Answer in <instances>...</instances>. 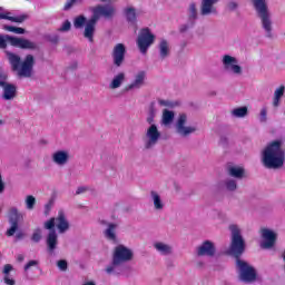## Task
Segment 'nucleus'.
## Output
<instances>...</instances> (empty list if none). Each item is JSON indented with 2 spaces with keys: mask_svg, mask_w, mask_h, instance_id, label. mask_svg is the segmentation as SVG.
I'll use <instances>...</instances> for the list:
<instances>
[{
  "mask_svg": "<svg viewBox=\"0 0 285 285\" xmlns=\"http://www.w3.org/2000/svg\"><path fill=\"white\" fill-rule=\"evenodd\" d=\"M92 16L89 20L86 16H78L73 19V27L76 30H81L85 26L83 37L89 41V43H95V32L97 30V23L105 17V19H112L115 17V7L110 4H98L91 9Z\"/></svg>",
  "mask_w": 285,
  "mask_h": 285,
  "instance_id": "obj_1",
  "label": "nucleus"
},
{
  "mask_svg": "<svg viewBox=\"0 0 285 285\" xmlns=\"http://www.w3.org/2000/svg\"><path fill=\"white\" fill-rule=\"evenodd\" d=\"M261 161L267 170H279L284 168L285 150L282 148V140L268 142L261 151Z\"/></svg>",
  "mask_w": 285,
  "mask_h": 285,
  "instance_id": "obj_2",
  "label": "nucleus"
},
{
  "mask_svg": "<svg viewBox=\"0 0 285 285\" xmlns=\"http://www.w3.org/2000/svg\"><path fill=\"white\" fill-rule=\"evenodd\" d=\"M6 57L11 66L12 72H17L18 77L30 79L35 73V56L29 53L24 57L23 61H21V56L6 51Z\"/></svg>",
  "mask_w": 285,
  "mask_h": 285,
  "instance_id": "obj_3",
  "label": "nucleus"
},
{
  "mask_svg": "<svg viewBox=\"0 0 285 285\" xmlns=\"http://www.w3.org/2000/svg\"><path fill=\"white\" fill-rule=\"evenodd\" d=\"M242 253H244V250L225 252L226 255H232L236 258V266L238 268L240 282H244L245 284H254V282H257V269L239 258L242 257Z\"/></svg>",
  "mask_w": 285,
  "mask_h": 285,
  "instance_id": "obj_4",
  "label": "nucleus"
},
{
  "mask_svg": "<svg viewBox=\"0 0 285 285\" xmlns=\"http://www.w3.org/2000/svg\"><path fill=\"white\" fill-rule=\"evenodd\" d=\"M258 19H261L262 28L266 32L268 39H273V20L271 19V10L266 0H252Z\"/></svg>",
  "mask_w": 285,
  "mask_h": 285,
  "instance_id": "obj_5",
  "label": "nucleus"
},
{
  "mask_svg": "<svg viewBox=\"0 0 285 285\" xmlns=\"http://www.w3.org/2000/svg\"><path fill=\"white\" fill-rule=\"evenodd\" d=\"M8 43L13 48H20L21 50H39V45H37V42H32L26 38L0 33V50H6Z\"/></svg>",
  "mask_w": 285,
  "mask_h": 285,
  "instance_id": "obj_6",
  "label": "nucleus"
},
{
  "mask_svg": "<svg viewBox=\"0 0 285 285\" xmlns=\"http://www.w3.org/2000/svg\"><path fill=\"white\" fill-rule=\"evenodd\" d=\"M155 39H157V37L153 33L150 28L145 27L140 29L136 43L141 55H146V52H148V48L155 43Z\"/></svg>",
  "mask_w": 285,
  "mask_h": 285,
  "instance_id": "obj_7",
  "label": "nucleus"
},
{
  "mask_svg": "<svg viewBox=\"0 0 285 285\" xmlns=\"http://www.w3.org/2000/svg\"><path fill=\"white\" fill-rule=\"evenodd\" d=\"M261 243L259 246L263 250H274L275 246H277V239L279 235L277 232L263 227L259 230Z\"/></svg>",
  "mask_w": 285,
  "mask_h": 285,
  "instance_id": "obj_8",
  "label": "nucleus"
},
{
  "mask_svg": "<svg viewBox=\"0 0 285 285\" xmlns=\"http://www.w3.org/2000/svg\"><path fill=\"white\" fill-rule=\"evenodd\" d=\"M7 218L10 228L7 229L6 235L7 237H13L17 230H19V226L23 224V215L19 212V208L11 207L8 212Z\"/></svg>",
  "mask_w": 285,
  "mask_h": 285,
  "instance_id": "obj_9",
  "label": "nucleus"
},
{
  "mask_svg": "<svg viewBox=\"0 0 285 285\" xmlns=\"http://www.w3.org/2000/svg\"><path fill=\"white\" fill-rule=\"evenodd\" d=\"M132 250H115L112 255V262L106 268V273L108 275H112V273H117V266H121L125 262H130L132 259Z\"/></svg>",
  "mask_w": 285,
  "mask_h": 285,
  "instance_id": "obj_10",
  "label": "nucleus"
},
{
  "mask_svg": "<svg viewBox=\"0 0 285 285\" xmlns=\"http://www.w3.org/2000/svg\"><path fill=\"white\" fill-rule=\"evenodd\" d=\"M161 139V131L157 128V125H151L147 128L145 135L142 136L144 149L153 150L159 140Z\"/></svg>",
  "mask_w": 285,
  "mask_h": 285,
  "instance_id": "obj_11",
  "label": "nucleus"
},
{
  "mask_svg": "<svg viewBox=\"0 0 285 285\" xmlns=\"http://www.w3.org/2000/svg\"><path fill=\"white\" fill-rule=\"evenodd\" d=\"M228 228L232 235L228 250H246V240L244 239V236H242L239 226L232 224Z\"/></svg>",
  "mask_w": 285,
  "mask_h": 285,
  "instance_id": "obj_12",
  "label": "nucleus"
},
{
  "mask_svg": "<svg viewBox=\"0 0 285 285\" xmlns=\"http://www.w3.org/2000/svg\"><path fill=\"white\" fill-rule=\"evenodd\" d=\"M188 116L186 114H180L176 121V132L180 137H189L193 132H197V127H187Z\"/></svg>",
  "mask_w": 285,
  "mask_h": 285,
  "instance_id": "obj_13",
  "label": "nucleus"
},
{
  "mask_svg": "<svg viewBox=\"0 0 285 285\" xmlns=\"http://www.w3.org/2000/svg\"><path fill=\"white\" fill-rule=\"evenodd\" d=\"M223 68L225 72H233V75H242V66L237 65V58L225 55L222 59Z\"/></svg>",
  "mask_w": 285,
  "mask_h": 285,
  "instance_id": "obj_14",
  "label": "nucleus"
},
{
  "mask_svg": "<svg viewBox=\"0 0 285 285\" xmlns=\"http://www.w3.org/2000/svg\"><path fill=\"white\" fill-rule=\"evenodd\" d=\"M45 228L46 230H49L47 236V246L50 250H55L58 242L57 230L55 229V217L45 223Z\"/></svg>",
  "mask_w": 285,
  "mask_h": 285,
  "instance_id": "obj_15",
  "label": "nucleus"
},
{
  "mask_svg": "<svg viewBox=\"0 0 285 285\" xmlns=\"http://www.w3.org/2000/svg\"><path fill=\"white\" fill-rule=\"evenodd\" d=\"M111 57L114 66L121 68L126 61V45L117 43L111 51Z\"/></svg>",
  "mask_w": 285,
  "mask_h": 285,
  "instance_id": "obj_16",
  "label": "nucleus"
},
{
  "mask_svg": "<svg viewBox=\"0 0 285 285\" xmlns=\"http://www.w3.org/2000/svg\"><path fill=\"white\" fill-rule=\"evenodd\" d=\"M217 3L219 0H202L200 2V16L210 17V14L217 16L219 11L217 10Z\"/></svg>",
  "mask_w": 285,
  "mask_h": 285,
  "instance_id": "obj_17",
  "label": "nucleus"
},
{
  "mask_svg": "<svg viewBox=\"0 0 285 285\" xmlns=\"http://www.w3.org/2000/svg\"><path fill=\"white\" fill-rule=\"evenodd\" d=\"M55 224L58 229V233L63 234L70 230V222L66 218V213L63 210L58 212V216L55 218Z\"/></svg>",
  "mask_w": 285,
  "mask_h": 285,
  "instance_id": "obj_18",
  "label": "nucleus"
},
{
  "mask_svg": "<svg viewBox=\"0 0 285 285\" xmlns=\"http://www.w3.org/2000/svg\"><path fill=\"white\" fill-rule=\"evenodd\" d=\"M145 85L146 71L141 70L136 73L134 81L125 87V91L128 92L129 90H139V88Z\"/></svg>",
  "mask_w": 285,
  "mask_h": 285,
  "instance_id": "obj_19",
  "label": "nucleus"
},
{
  "mask_svg": "<svg viewBox=\"0 0 285 285\" xmlns=\"http://www.w3.org/2000/svg\"><path fill=\"white\" fill-rule=\"evenodd\" d=\"M2 88V99L4 101H12L17 97V85L7 82Z\"/></svg>",
  "mask_w": 285,
  "mask_h": 285,
  "instance_id": "obj_20",
  "label": "nucleus"
},
{
  "mask_svg": "<svg viewBox=\"0 0 285 285\" xmlns=\"http://www.w3.org/2000/svg\"><path fill=\"white\" fill-rule=\"evenodd\" d=\"M52 161L57 166H66L70 161V154L66 150H58L52 154Z\"/></svg>",
  "mask_w": 285,
  "mask_h": 285,
  "instance_id": "obj_21",
  "label": "nucleus"
},
{
  "mask_svg": "<svg viewBox=\"0 0 285 285\" xmlns=\"http://www.w3.org/2000/svg\"><path fill=\"white\" fill-rule=\"evenodd\" d=\"M122 14L130 26H137V8L127 7L122 10Z\"/></svg>",
  "mask_w": 285,
  "mask_h": 285,
  "instance_id": "obj_22",
  "label": "nucleus"
},
{
  "mask_svg": "<svg viewBox=\"0 0 285 285\" xmlns=\"http://www.w3.org/2000/svg\"><path fill=\"white\" fill-rule=\"evenodd\" d=\"M158 52L159 59L164 61V59H168L170 57V43L166 39H161L158 43Z\"/></svg>",
  "mask_w": 285,
  "mask_h": 285,
  "instance_id": "obj_23",
  "label": "nucleus"
},
{
  "mask_svg": "<svg viewBox=\"0 0 285 285\" xmlns=\"http://www.w3.org/2000/svg\"><path fill=\"white\" fill-rule=\"evenodd\" d=\"M227 175H229V177H234V179H244L246 178V169L239 166H229L227 168Z\"/></svg>",
  "mask_w": 285,
  "mask_h": 285,
  "instance_id": "obj_24",
  "label": "nucleus"
},
{
  "mask_svg": "<svg viewBox=\"0 0 285 285\" xmlns=\"http://www.w3.org/2000/svg\"><path fill=\"white\" fill-rule=\"evenodd\" d=\"M14 271V267L10 264H6L3 266L2 273L4 275L3 277V282L7 285H16L17 282L14 281V278H10V272Z\"/></svg>",
  "mask_w": 285,
  "mask_h": 285,
  "instance_id": "obj_25",
  "label": "nucleus"
},
{
  "mask_svg": "<svg viewBox=\"0 0 285 285\" xmlns=\"http://www.w3.org/2000/svg\"><path fill=\"white\" fill-rule=\"evenodd\" d=\"M126 81V73L119 72L114 77L111 82L109 83V88L111 90H117V88H121V85Z\"/></svg>",
  "mask_w": 285,
  "mask_h": 285,
  "instance_id": "obj_26",
  "label": "nucleus"
},
{
  "mask_svg": "<svg viewBox=\"0 0 285 285\" xmlns=\"http://www.w3.org/2000/svg\"><path fill=\"white\" fill-rule=\"evenodd\" d=\"M151 202L154 204L155 210H164V200H161V196L159 193L151 190L150 191Z\"/></svg>",
  "mask_w": 285,
  "mask_h": 285,
  "instance_id": "obj_27",
  "label": "nucleus"
},
{
  "mask_svg": "<svg viewBox=\"0 0 285 285\" xmlns=\"http://www.w3.org/2000/svg\"><path fill=\"white\" fill-rule=\"evenodd\" d=\"M115 228H117V225L110 223L108 225V228L105 230V237L109 239V242H114V244H119V242L117 240V234H115Z\"/></svg>",
  "mask_w": 285,
  "mask_h": 285,
  "instance_id": "obj_28",
  "label": "nucleus"
},
{
  "mask_svg": "<svg viewBox=\"0 0 285 285\" xmlns=\"http://www.w3.org/2000/svg\"><path fill=\"white\" fill-rule=\"evenodd\" d=\"M285 92V86L281 85L274 92V98H273V106L274 108H279V101H282V97H284Z\"/></svg>",
  "mask_w": 285,
  "mask_h": 285,
  "instance_id": "obj_29",
  "label": "nucleus"
},
{
  "mask_svg": "<svg viewBox=\"0 0 285 285\" xmlns=\"http://www.w3.org/2000/svg\"><path fill=\"white\" fill-rule=\"evenodd\" d=\"M232 117H235L236 119H244V117H248V107L243 106V107H237L234 108L230 111Z\"/></svg>",
  "mask_w": 285,
  "mask_h": 285,
  "instance_id": "obj_30",
  "label": "nucleus"
},
{
  "mask_svg": "<svg viewBox=\"0 0 285 285\" xmlns=\"http://www.w3.org/2000/svg\"><path fill=\"white\" fill-rule=\"evenodd\" d=\"M188 13V21H193L194 23H197L198 13H197V3L191 2L187 9Z\"/></svg>",
  "mask_w": 285,
  "mask_h": 285,
  "instance_id": "obj_31",
  "label": "nucleus"
},
{
  "mask_svg": "<svg viewBox=\"0 0 285 285\" xmlns=\"http://www.w3.org/2000/svg\"><path fill=\"white\" fill-rule=\"evenodd\" d=\"M0 10H3V8L0 7ZM0 19L12 21V23H23V21L28 19V16L12 17V16H7V13H0Z\"/></svg>",
  "mask_w": 285,
  "mask_h": 285,
  "instance_id": "obj_32",
  "label": "nucleus"
},
{
  "mask_svg": "<svg viewBox=\"0 0 285 285\" xmlns=\"http://www.w3.org/2000/svg\"><path fill=\"white\" fill-rule=\"evenodd\" d=\"M2 29H4L7 32H13V35H26V29L21 27L4 24Z\"/></svg>",
  "mask_w": 285,
  "mask_h": 285,
  "instance_id": "obj_33",
  "label": "nucleus"
},
{
  "mask_svg": "<svg viewBox=\"0 0 285 285\" xmlns=\"http://www.w3.org/2000/svg\"><path fill=\"white\" fill-rule=\"evenodd\" d=\"M173 119H175V112L165 109L163 112V124H165V126H168V124H173Z\"/></svg>",
  "mask_w": 285,
  "mask_h": 285,
  "instance_id": "obj_34",
  "label": "nucleus"
},
{
  "mask_svg": "<svg viewBox=\"0 0 285 285\" xmlns=\"http://www.w3.org/2000/svg\"><path fill=\"white\" fill-rule=\"evenodd\" d=\"M27 210H35V206H37V198L32 195H28L24 199Z\"/></svg>",
  "mask_w": 285,
  "mask_h": 285,
  "instance_id": "obj_35",
  "label": "nucleus"
},
{
  "mask_svg": "<svg viewBox=\"0 0 285 285\" xmlns=\"http://www.w3.org/2000/svg\"><path fill=\"white\" fill-rule=\"evenodd\" d=\"M75 6H83V0H67L63 6L65 12H68V10H72Z\"/></svg>",
  "mask_w": 285,
  "mask_h": 285,
  "instance_id": "obj_36",
  "label": "nucleus"
},
{
  "mask_svg": "<svg viewBox=\"0 0 285 285\" xmlns=\"http://www.w3.org/2000/svg\"><path fill=\"white\" fill-rule=\"evenodd\" d=\"M215 243L213 240H204L200 246L196 248V250H215Z\"/></svg>",
  "mask_w": 285,
  "mask_h": 285,
  "instance_id": "obj_37",
  "label": "nucleus"
},
{
  "mask_svg": "<svg viewBox=\"0 0 285 285\" xmlns=\"http://www.w3.org/2000/svg\"><path fill=\"white\" fill-rule=\"evenodd\" d=\"M195 23L193 20H187L186 23L179 26V33L185 35V32H188V30L195 28Z\"/></svg>",
  "mask_w": 285,
  "mask_h": 285,
  "instance_id": "obj_38",
  "label": "nucleus"
},
{
  "mask_svg": "<svg viewBox=\"0 0 285 285\" xmlns=\"http://www.w3.org/2000/svg\"><path fill=\"white\" fill-rule=\"evenodd\" d=\"M225 188L228 193H235V190H237V180L232 178L225 180Z\"/></svg>",
  "mask_w": 285,
  "mask_h": 285,
  "instance_id": "obj_39",
  "label": "nucleus"
},
{
  "mask_svg": "<svg viewBox=\"0 0 285 285\" xmlns=\"http://www.w3.org/2000/svg\"><path fill=\"white\" fill-rule=\"evenodd\" d=\"M226 10L227 12H237V10H239V2L235 0H229L226 3Z\"/></svg>",
  "mask_w": 285,
  "mask_h": 285,
  "instance_id": "obj_40",
  "label": "nucleus"
},
{
  "mask_svg": "<svg viewBox=\"0 0 285 285\" xmlns=\"http://www.w3.org/2000/svg\"><path fill=\"white\" fill-rule=\"evenodd\" d=\"M154 248H156V250H173V248H175V246H173L170 244H165V243L158 242V243L154 244Z\"/></svg>",
  "mask_w": 285,
  "mask_h": 285,
  "instance_id": "obj_41",
  "label": "nucleus"
},
{
  "mask_svg": "<svg viewBox=\"0 0 285 285\" xmlns=\"http://www.w3.org/2000/svg\"><path fill=\"white\" fill-rule=\"evenodd\" d=\"M70 30H72V22H70V20H65L58 29V32H70Z\"/></svg>",
  "mask_w": 285,
  "mask_h": 285,
  "instance_id": "obj_42",
  "label": "nucleus"
},
{
  "mask_svg": "<svg viewBox=\"0 0 285 285\" xmlns=\"http://www.w3.org/2000/svg\"><path fill=\"white\" fill-rule=\"evenodd\" d=\"M46 41H49V43H52L53 46H57L59 43V35L57 33H48L45 36Z\"/></svg>",
  "mask_w": 285,
  "mask_h": 285,
  "instance_id": "obj_43",
  "label": "nucleus"
},
{
  "mask_svg": "<svg viewBox=\"0 0 285 285\" xmlns=\"http://www.w3.org/2000/svg\"><path fill=\"white\" fill-rule=\"evenodd\" d=\"M158 104L160 106H166L167 108H175L176 106H179V102L177 101H170V100H158Z\"/></svg>",
  "mask_w": 285,
  "mask_h": 285,
  "instance_id": "obj_44",
  "label": "nucleus"
},
{
  "mask_svg": "<svg viewBox=\"0 0 285 285\" xmlns=\"http://www.w3.org/2000/svg\"><path fill=\"white\" fill-rule=\"evenodd\" d=\"M8 83V75L3 69H0V88Z\"/></svg>",
  "mask_w": 285,
  "mask_h": 285,
  "instance_id": "obj_45",
  "label": "nucleus"
},
{
  "mask_svg": "<svg viewBox=\"0 0 285 285\" xmlns=\"http://www.w3.org/2000/svg\"><path fill=\"white\" fill-rule=\"evenodd\" d=\"M32 242L38 244V242H41V229H36L35 233L31 236Z\"/></svg>",
  "mask_w": 285,
  "mask_h": 285,
  "instance_id": "obj_46",
  "label": "nucleus"
},
{
  "mask_svg": "<svg viewBox=\"0 0 285 285\" xmlns=\"http://www.w3.org/2000/svg\"><path fill=\"white\" fill-rule=\"evenodd\" d=\"M213 255H215V250H198L197 252L198 257H204V256L213 257Z\"/></svg>",
  "mask_w": 285,
  "mask_h": 285,
  "instance_id": "obj_47",
  "label": "nucleus"
},
{
  "mask_svg": "<svg viewBox=\"0 0 285 285\" xmlns=\"http://www.w3.org/2000/svg\"><path fill=\"white\" fill-rule=\"evenodd\" d=\"M155 106H157V102H155V101H151L149 104V109H148V115L149 116H154L155 117V115H157V108Z\"/></svg>",
  "mask_w": 285,
  "mask_h": 285,
  "instance_id": "obj_48",
  "label": "nucleus"
},
{
  "mask_svg": "<svg viewBox=\"0 0 285 285\" xmlns=\"http://www.w3.org/2000/svg\"><path fill=\"white\" fill-rule=\"evenodd\" d=\"M57 266L61 271H68V262L66 259L58 261Z\"/></svg>",
  "mask_w": 285,
  "mask_h": 285,
  "instance_id": "obj_49",
  "label": "nucleus"
},
{
  "mask_svg": "<svg viewBox=\"0 0 285 285\" xmlns=\"http://www.w3.org/2000/svg\"><path fill=\"white\" fill-rule=\"evenodd\" d=\"M267 110H266V108H263L262 110H261V116H259V121L262 122V124H266V121H267Z\"/></svg>",
  "mask_w": 285,
  "mask_h": 285,
  "instance_id": "obj_50",
  "label": "nucleus"
},
{
  "mask_svg": "<svg viewBox=\"0 0 285 285\" xmlns=\"http://www.w3.org/2000/svg\"><path fill=\"white\" fill-rule=\"evenodd\" d=\"M53 204L55 200L51 199L45 205V215H50V210H52Z\"/></svg>",
  "mask_w": 285,
  "mask_h": 285,
  "instance_id": "obj_51",
  "label": "nucleus"
},
{
  "mask_svg": "<svg viewBox=\"0 0 285 285\" xmlns=\"http://www.w3.org/2000/svg\"><path fill=\"white\" fill-rule=\"evenodd\" d=\"M32 266H39V261H29L24 265V271H30V268H32Z\"/></svg>",
  "mask_w": 285,
  "mask_h": 285,
  "instance_id": "obj_52",
  "label": "nucleus"
},
{
  "mask_svg": "<svg viewBox=\"0 0 285 285\" xmlns=\"http://www.w3.org/2000/svg\"><path fill=\"white\" fill-rule=\"evenodd\" d=\"M90 190V187L88 186H80L76 190V195H83V193H88Z\"/></svg>",
  "mask_w": 285,
  "mask_h": 285,
  "instance_id": "obj_53",
  "label": "nucleus"
},
{
  "mask_svg": "<svg viewBox=\"0 0 285 285\" xmlns=\"http://www.w3.org/2000/svg\"><path fill=\"white\" fill-rule=\"evenodd\" d=\"M23 237H26V234L23 232H18L16 234V240L17 242H21V239H23Z\"/></svg>",
  "mask_w": 285,
  "mask_h": 285,
  "instance_id": "obj_54",
  "label": "nucleus"
},
{
  "mask_svg": "<svg viewBox=\"0 0 285 285\" xmlns=\"http://www.w3.org/2000/svg\"><path fill=\"white\" fill-rule=\"evenodd\" d=\"M6 190V183H3V178L1 177L0 174V195Z\"/></svg>",
  "mask_w": 285,
  "mask_h": 285,
  "instance_id": "obj_55",
  "label": "nucleus"
},
{
  "mask_svg": "<svg viewBox=\"0 0 285 285\" xmlns=\"http://www.w3.org/2000/svg\"><path fill=\"white\" fill-rule=\"evenodd\" d=\"M114 250H130V248L126 247L125 245L118 244Z\"/></svg>",
  "mask_w": 285,
  "mask_h": 285,
  "instance_id": "obj_56",
  "label": "nucleus"
},
{
  "mask_svg": "<svg viewBox=\"0 0 285 285\" xmlns=\"http://www.w3.org/2000/svg\"><path fill=\"white\" fill-rule=\"evenodd\" d=\"M147 124H149L150 126H153V125L155 124V116L148 115V117H147Z\"/></svg>",
  "mask_w": 285,
  "mask_h": 285,
  "instance_id": "obj_57",
  "label": "nucleus"
},
{
  "mask_svg": "<svg viewBox=\"0 0 285 285\" xmlns=\"http://www.w3.org/2000/svg\"><path fill=\"white\" fill-rule=\"evenodd\" d=\"M78 63L77 62H72L70 66H69V70H77L78 68Z\"/></svg>",
  "mask_w": 285,
  "mask_h": 285,
  "instance_id": "obj_58",
  "label": "nucleus"
},
{
  "mask_svg": "<svg viewBox=\"0 0 285 285\" xmlns=\"http://www.w3.org/2000/svg\"><path fill=\"white\" fill-rule=\"evenodd\" d=\"M220 142L226 146V144H228V138L226 137H220Z\"/></svg>",
  "mask_w": 285,
  "mask_h": 285,
  "instance_id": "obj_59",
  "label": "nucleus"
},
{
  "mask_svg": "<svg viewBox=\"0 0 285 285\" xmlns=\"http://www.w3.org/2000/svg\"><path fill=\"white\" fill-rule=\"evenodd\" d=\"M23 259H24V257H23V255H18V257H17V262H23Z\"/></svg>",
  "mask_w": 285,
  "mask_h": 285,
  "instance_id": "obj_60",
  "label": "nucleus"
},
{
  "mask_svg": "<svg viewBox=\"0 0 285 285\" xmlns=\"http://www.w3.org/2000/svg\"><path fill=\"white\" fill-rule=\"evenodd\" d=\"M168 253H170V252H168V250H163L161 252L163 255H168Z\"/></svg>",
  "mask_w": 285,
  "mask_h": 285,
  "instance_id": "obj_61",
  "label": "nucleus"
},
{
  "mask_svg": "<svg viewBox=\"0 0 285 285\" xmlns=\"http://www.w3.org/2000/svg\"><path fill=\"white\" fill-rule=\"evenodd\" d=\"M0 126H3V120L2 119H0Z\"/></svg>",
  "mask_w": 285,
  "mask_h": 285,
  "instance_id": "obj_62",
  "label": "nucleus"
},
{
  "mask_svg": "<svg viewBox=\"0 0 285 285\" xmlns=\"http://www.w3.org/2000/svg\"><path fill=\"white\" fill-rule=\"evenodd\" d=\"M0 213H1V208H0Z\"/></svg>",
  "mask_w": 285,
  "mask_h": 285,
  "instance_id": "obj_63",
  "label": "nucleus"
}]
</instances>
